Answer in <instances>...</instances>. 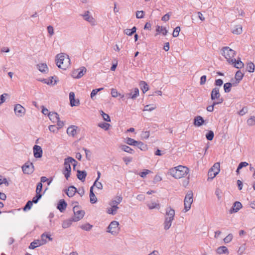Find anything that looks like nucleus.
Listing matches in <instances>:
<instances>
[{"label": "nucleus", "instance_id": "nucleus-58", "mask_svg": "<svg viewBox=\"0 0 255 255\" xmlns=\"http://www.w3.org/2000/svg\"><path fill=\"white\" fill-rule=\"evenodd\" d=\"M156 107L150 105H147L144 106L143 111H152L153 110L155 109Z\"/></svg>", "mask_w": 255, "mask_h": 255}, {"label": "nucleus", "instance_id": "nucleus-61", "mask_svg": "<svg viewBox=\"0 0 255 255\" xmlns=\"http://www.w3.org/2000/svg\"><path fill=\"white\" fill-rule=\"evenodd\" d=\"M83 149L85 152L86 158L88 160H90L91 155V152L90 150H89V149H87V148H84V147L83 148Z\"/></svg>", "mask_w": 255, "mask_h": 255}, {"label": "nucleus", "instance_id": "nucleus-48", "mask_svg": "<svg viewBox=\"0 0 255 255\" xmlns=\"http://www.w3.org/2000/svg\"><path fill=\"white\" fill-rule=\"evenodd\" d=\"M104 89V88H100L98 89H93L91 93V98L94 99V97L97 95L98 92L101 91Z\"/></svg>", "mask_w": 255, "mask_h": 255}, {"label": "nucleus", "instance_id": "nucleus-11", "mask_svg": "<svg viewBox=\"0 0 255 255\" xmlns=\"http://www.w3.org/2000/svg\"><path fill=\"white\" fill-rule=\"evenodd\" d=\"M70 105L71 107L78 106L80 105V101L78 99H75V94L73 92L69 93Z\"/></svg>", "mask_w": 255, "mask_h": 255}, {"label": "nucleus", "instance_id": "nucleus-42", "mask_svg": "<svg viewBox=\"0 0 255 255\" xmlns=\"http://www.w3.org/2000/svg\"><path fill=\"white\" fill-rule=\"evenodd\" d=\"M46 239H48L49 241H52V238L51 237L50 235L46 234V233H43L41 236V240L43 239V241L45 242V244L47 243Z\"/></svg>", "mask_w": 255, "mask_h": 255}, {"label": "nucleus", "instance_id": "nucleus-10", "mask_svg": "<svg viewBox=\"0 0 255 255\" xmlns=\"http://www.w3.org/2000/svg\"><path fill=\"white\" fill-rule=\"evenodd\" d=\"M14 111L15 115L18 117H22L25 113V109L20 104H16L15 105Z\"/></svg>", "mask_w": 255, "mask_h": 255}, {"label": "nucleus", "instance_id": "nucleus-32", "mask_svg": "<svg viewBox=\"0 0 255 255\" xmlns=\"http://www.w3.org/2000/svg\"><path fill=\"white\" fill-rule=\"evenodd\" d=\"M122 200L123 197L121 195L117 196L115 197V199L111 201L110 203L114 205H116L118 206V204L122 201Z\"/></svg>", "mask_w": 255, "mask_h": 255}, {"label": "nucleus", "instance_id": "nucleus-54", "mask_svg": "<svg viewBox=\"0 0 255 255\" xmlns=\"http://www.w3.org/2000/svg\"><path fill=\"white\" fill-rule=\"evenodd\" d=\"M42 184L41 182H39L37 183L36 189V193L37 194H41V192L42 191Z\"/></svg>", "mask_w": 255, "mask_h": 255}, {"label": "nucleus", "instance_id": "nucleus-55", "mask_svg": "<svg viewBox=\"0 0 255 255\" xmlns=\"http://www.w3.org/2000/svg\"><path fill=\"white\" fill-rule=\"evenodd\" d=\"M48 128L50 131L54 133L57 132L59 130V128L56 125H50L49 126Z\"/></svg>", "mask_w": 255, "mask_h": 255}, {"label": "nucleus", "instance_id": "nucleus-28", "mask_svg": "<svg viewBox=\"0 0 255 255\" xmlns=\"http://www.w3.org/2000/svg\"><path fill=\"white\" fill-rule=\"evenodd\" d=\"M110 205L111 206V207L108 209L107 213L113 215H116L119 209V207L116 205H114L111 203H110Z\"/></svg>", "mask_w": 255, "mask_h": 255}, {"label": "nucleus", "instance_id": "nucleus-8", "mask_svg": "<svg viewBox=\"0 0 255 255\" xmlns=\"http://www.w3.org/2000/svg\"><path fill=\"white\" fill-rule=\"evenodd\" d=\"M87 69L85 67H81L79 68L73 70L71 76L73 78L79 79L81 78L86 72Z\"/></svg>", "mask_w": 255, "mask_h": 255}, {"label": "nucleus", "instance_id": "nucleus-50", "mask_svg": "<svg viewBox=\"0 0 255 255\" xmlns=\"http://www.w3.org/2000/svg\"><path fill=\"white\" fill-rule=\"evenodd\" d=\"M111 125L107 123H100L98 125V126L104 129L105 130H107L109 128V127Z\"/></svg>", "mask_w": 255, "mask_h": 255}, {"label": "nucleus", "instance_id": "nucleus-44", "mask_svg": "<svg viewBox=\"0 0 255 255\" xmlns=\"http://www.w3.org/2000/svg\"><path fill=\"white\" fill-rule=\"evenodd\" d=\"M205 136L208 140H212L214 137V132L212 130H209Z\"/></svg>", "mask_w": 255, "mask_h": 255}, {"label": "nucleus", "instance_id": "nucleus-3", "mask_svg": "<svg viewBox=\"0 0 255 255\" xmlns=\"http://www.w3.org/2000/svg\"><path fill=\"white\" fill-rule=\"evenodd\" d=\"M56 57V65L58 68L65 70L70 62L69 58L68 57L65 58L63 53L57 54Z\"/></svg>", "mask_w": 255, "mask_h": 255}, {"label": "nucleus", "instance_id": "nucleus-52", "mask_svg": "<svg viewBox=\"0 0 255 255\" xmlns=\"http://www.w3.org/2000/svg\"><path fill=\"white\" fill-rule=\"evenodd\" d=\"M48 81H51V84L50 85H54L57 84V82L58 81V79L57 77L55 76H51L49 77V80Z\"/></svg>", "mask_w": 255, "mask_h": 255}, {"label": "nucleus", "instance_id": "nucleus-30", "mask_svg": "<svg viewBox=\"0 0 255 255\" xmlns=\"http://www.w3.org/2000/svg\"><path fill=\"white\" fill-rule=\"evenodd\" d=\"M139 86L143 93H145L149 89V86L145 81H141L139 83Z\"/></svg>", "mask_w": 255, "mask_h": 255}, {"label": "nucleus", "instance_id": "nucleus-59", "mask_svg": "<svg viewBox=\"0 0 255 255\" xmlns=\"http://www.w3.org/2000/svg\"><path fill=\"white\" fill-rule=\"evenodd\" d=\"M144 15V11L143 10L137 11L136 12V17L137 18H142Z\"/></svg>", "mask_w": 255, "mask_h": 255}, {"label": "nucleus", "instance_id": "nucleus-5", "mask_svg": "<svg viewBox=\"0 0 255 255\" xmlns=\"http://www.w3.org/2000/svg\"><path fill=\"white\" fill-rule=\"evenodd\" d=\"M222 50L223 51V55H224L229 63H230V60L234 59L233 58L235 56L236 52L228 46L223 47Z\"/></svg>", "mask_w": 255, "mask_h": 255}, {"label": "nucleus", "instance_id": "nucleus-9", "mask_svg": "<svg viewBox=\"0 0 255 255\" xmlns=\"http://www.w3.org/2000/svg\"><path fill=\"white\" fill-rule=\"evenodd\" d=\"M119 222L116 221H112L107 228V232L111 233L112 235L117 234L119 230Z\"/></svg>", "mask_w": 255, "mask_h": 255}, {"label": "nucleus", "instance_id": "nucleus-16", "mask_svg": "<svg viewBox=\"0 0 255 255\" xmlns=\"http://www.w3.org/2000/svg\"><path fill=\"white\" fill-rule=\"evenodd\" d=\"M43 240H34L31 242L29 246L30 249H34L36 248L45 244V242Z\"/></svg>", "mask_w": 255, "mask_h": 255}, {"label": "nucleus", "instance_id": "nucleus-53", "mask_svg": "<svg viewBox=\"0 0 255 255\" xmlns=\"http://www.w3.org/2000/svg\"><path fill=\"white\" fill-rule=\"evenodd\" d=\"M151 171L148 169H144L143 171L141 172L139 175H140V177H141L142 178H145L146 177V176L151 173Z\"/></svg>", "mask_w": 255, "mask_h": 255}, {"label": "nucleus", "instance_id": "nucleus-18", "mask_svg": "<svg viewBox=\"0 0 255 255\" xmlns=\"http://www.w3.org/2000/svg\"><path fill=\"white\" fill-rule=\"evenodd\" d=\"M85 213L84 210H81L76 211V213L74 214V216L72 217L73 220H74V222H77L82 219L83 218Z\"/></svg>", "mask_w": 255, "mask_h": 255}, {"label": "nucleus", "instance_id": "nucleus-39", "mask_svg": "<svg viewBox=\"0 0 255 255\" xmlns=\"http://www.w3.org/2000/svg\"><path fill=\"white\" fill-rule=\"evenodd\" d=\"M244 76V74L240 70H238L236 72L235 79H237V81H241Z\"/></svg>", "mask_w": 255, "mask_h": 255}, {"label": "nucleus", "instance_id": "nucleus-63", "mask_svg": "<svg viewBox=\"0 0 255 255\" xmlns=\"http://www.w3.org/2000/svg\"><path fill=\"white\" fill-rule=\"evenodd\" d=\"M223 84V81L221 79H218L215 81L214 84L216 86L221 87Z\"/></svg>", "mask_w": 255, "mask_h": 255}, {"label": "nucleus", "instance_id": "nucleus-43", "mask_svg": "<svg viewBox=\"0 0 255 255\" xmlns=\"http://www.w3.org/2000/svg\"><path fill=\"white\" fill-rule=\"evenodd\" d=\"M89 11H86L85 14L83 15V17L84 19L89 22L93 21L94 18L89 15Z\"/></svg>", "mask_w": 255, "mask_h": 255}, {"label": "nucleus", "instance_id": "nucleus-19", "mask_svg": "<svg viewBox=\"0 0 255 255\" xmlns=\"http://www.w3.org/2000/svg\"><path fill=\"white\" fill-rule=\"evenodd\" d=\"M220 96L219 88L216 87L212 89L211 93V99L212 100L214 101L216 99H219Z\"/></svg>", "mask_w": 255, "mask_h": 255}, {"label": "nucleus", "instance_id": "nucleus-46", "mask_svg": "<svg viewBox=\"0 0 255 255\" xmlns=\"http://www.w3.org/2000/svg\"><path fill=\"white\" fill-rule=\"evenodd\" d=\"M32 205H33V203H32V202H31V201H30V200L28 201L27 202V203H26L25 205L23 208V210L24 211H26L27 210H30L31 208Z\"/></svg>", "mask_w": 255, "mask_h": 255}, {"label": "nucleus", "instance_id": "nucleus-37", "mask_svg": "<svg viewBox=\"0 0 255 255\" xmlns=\"http://www.w3.org/2000/svg\"><path fill=\"white\" fill-rule=\"evenodd\" d=\"M232 84L231 82H227L224 84V90L225 93H229L231 91Z\"/></svg>", "mask_w": 255, "mask_h": 255}, {"label": "nucleus", "instance_id": "nucleus-35", "mask_svg": "<svg viewBox=\"0 0 255 255\" xmlns=\"http://www.w3.org/2000/svg\"><path fill=\"white\" fill-rule=\"evenodd\" d=\"M242 26L241 25H236L232 32L235 34H240L242 32Z\"/></svg>", "mask_w": 255, "mask_h": 255}, {"label": "nucleus", "instance_id": "nucleus-24", "mask_svg": "<svg viewBox=\"0 0 255 255\" xmlns=\"http://www.w3.org/2000/svg\"><path fill=\"white\" fill-rule=\"evenodd\" d=\"M78 127L76 126H71L67 129V133L69 135L74 137L77 133V128Z\"/></svg>", "mask_w": 255, "mask_h": 255}, {"label": "nucleus", "instance_id": "nucleus-27", "mask_svg": "<svg viewBox=\"0 0 255 255\" xmlns=\"http://www.w3.org/2000/svg\"><path fill=\"white\" fill-rule=\"evenodd\" d=\"M48 117L52 123H56V121L59 119V116L56 112H51L50 114H48Z\"/></svg>", "mask_w": 255, "mask_h": 255}, {"label": "nucleus", "instance_id": "nucleus-1", "mask_svg": "<svg viewBox=\"0 0 255 255\" xmlns=\"http://www.w3.org/2000/svg\"><path fill=\"white\" fill-rule=\"evenodd\" d=\"M189 172V169L186 166L179 165L174 168H170L168 174L172 175L176 179H179L186 176Z\"/></svg>", "mask_w": 255, "mask_h": 255}, {"label": "nucleus", "instance_id": "nucleus-21", "mask_svg": "<svg viewBox=\"0 0 255 255\" xmlns=\"http://www.w3.org/2000/svg\"><path fill=\"white\" fill-rule=\"evenodd\" d=\"M67 206L66 202L64 199H61L57 204V208L60 212H63L65 210Z\"/></svg>", "mask_w": 255, "mask_h": 255}, {"label": "nucleus", "instance_id": "nucleus-64", "mask_svg": "<svg viewBox=\"0 0 255 255\" xmlns=\"http://www.w3.org/2000/svg\"><path fill=\"white\" fill-rule=\"evenodd\" d=\"M247 123L250 126H253L255 125V118L254 117H251L247 121Z\"/></svg>", "mask_w": 255, "mask_h": 255}, {"label": "nucleus", "instance_id": "nucleus-41", "mask_svg": "<svg viewBox=\"0 0 255 255\" xmlns=\"http://www.w3.org/2000/svg\"><path fill=\"white\" fill-rule=\"evenodd\" d=\"M126 142L127 144H128V145L136 146V144L137 143V141H136L131 138L128 137L127 138V140H126Z\"/></svg>", "mask_w": 255, "mask_h": 255}, {"label": "nucleus", "instance_id": "nucleus-14", "mask_svg": "<svg viewBox=\"0 0 255 255\" xmlns=\"http://www.w3.org/2000/svg\"><path fill=\"white\" fill-rule=\"evenodd\" d=\"M242 203L239 201H236L234 203L232 207L229 210L230 214H233L238 212L242 208Z\"/></svg>", "mask_w": 255, "mask_h": 255}, {"label": "nucleus", "instance_id": "nucleus-40", "mask_svg": "<svg viewBox=\"0 0 255 255\" xmlns=\"http://www.w3.org/2000/svg\"><path fill=\"white\" fill-rule=\"evenodd\" d=\"M73 162H76V160L73 158L69 156L64 159V165L67 164V165H70V163H73Z\"/></svg>", "mask_w": 255, "mask_h": 255}, {"label": "nucleus", "instance_id": "nucleus-20", "mask_svg": "<svg viewBox=\"0 0 255 255\" xmlns=\"http://www.w3.org/2000/svg\"><path fill=\"white\" fill-rule=\"evenodd\" d=\"M205 122V121L202 117L197 116L194 119L193 124L194 126L199 127L202 126L204 124Z\"/></svg>", "mask_w": 255, "mask_h": 255}, {"label": "nucleus", "instance_id": "nucleus-17", "mask_svg": "<svg viewBox=\"0 0 255 255\" xmlns=\"http://www.w3.org/2000/svg\"><path fill=\"white\" fill-rule=\"evenodd\" d=\"M78 192V189L73 185L70 186L65 192L69 197H73Z\"/></svg>", "mask_w": 255, "mask_h": 255}, {"label": "nucleus", "instance_id": "nucleus-62", "mask_svg": "<svg viewBox=\"0 0 255 255\" xmlns=\"http://www.w3.org/2000/svg\"><path fill=\"white\" fill-rule=\"evenodd\" d=\"M96 186L98 189H102L103 188V185L101 182H98L97 180H96L94 183V184L92 185Z\"/></svg>", "mask_w": 255, "mask_h": 255}, {"label": "nucleus", "instance_id": "nucleus-36", "mask_svg": "<svg viewBox=\"0 0 255 255\" xmlns=\"http://www.w3.org/2000/svg\"><path fill=\"white\" fill-rule=\"evenodd\" d=\"M147 206L148 207V208L150 210L155 208L159 209L160 208V204L156 203L155 202H151V203L148 204Z\"/></svg>", "mask_w": 255, "mask_h": 255}, {"label": "nucleus", "instance_id": "nucleus-47", "mask_svg": "<svg viewBox=\"0 0 255 255\" xmlns=\"http://www.w3.org/2000/svg\"><path fill=\"white\" fill-rule=\"evenodd\" d=\"M247 70L250 73H253L255 71V64L251 62L248 63L247 66Z\"/></svg>", "mask_w": 255, "mask_h": 255}, {"label": "nucleus", "instance_id": "nucleus-4", "mask_svg": "<svg viewBox=\"0 0 255 255\" xmlns=\"http://www.w3.org/2000/svg\"><path fill=\"white\" fill-rule=\"evenodd\" d=\"M193 192L191 190L188 191L184 199V209L185 212L189 211L191 208V205L193 203Z\"/></svg>", "mask_w": 255, "mask_h": 255}, {"label": "nucleus", "instance_id": "nucleus-33", "mask_svg": "<svg viewBox=\"0 0 255 255\" xmlns=\"http://www.w3.org/2000/svg\"><path fill=\"white\" fill-rule=\"evenodd\" d=\"M72 222H74L72 217L68 220L64 221L62 225V228L64 229L69 228L71 225Z\"/></svg>", "mask_w": 255, "mask_h": 255}, {"label": "nucleus", "instance_id": "nucleus-6", "mask_svg": "<svg viewBox=\"0 0 255 255\" xmlns=\"http://www.w3.org/2000/svg\"><path fill=\"white\" fill-rule=\"evenodd\" d=\"M220 164L219 162L215 163L214 165L209 169L208 175V179H213L215 177L220 171Z\"/></svg>", "mask_w": 255, "mask_h": 255}, {"label": "nucleus", "instance_id": "nucleus-51", "mask_svg": "<svg viewBox=\"0 0 255 255\" xmlns=\"http://www.w3.org/2000/svg\"><path fill=\"white\" fill-rule=\"evenodd\" d=\"M78 204V202L77 201H74L72 203V205L73 206H74V207L73 208V211L74 214L75 213H76V211L80 210V206H79Z\"/></svg>", "mask_w": 255, "mask_h": 255}, {"label": "nucleus", "instance_id": "nucleus-13", "mask_svg": "<svg viewBox=\"0 0 255 255\" xmlns=\"http://www.w3.org/2000/svg\"><path fill=\"white\" fill-rule=\"evenodd\" d=\"M139 96V90L137 88H135L133 89V91H130V93H127L125 94V97L127 99H131L134 100L136 98Z\"/></svg>", "mask_w": 255, "mask_h": 255}, {"label": "nucleus", "instance_id": "nucleus-60", "mask_svg": "<svg viewBox=\"0 0 255 255\" xmlns=\"http://www.w3.org/2000/svg\"><path fill=\"white\" fill-rule=\"evenodd\" d=\"M172 12H169L166 14H165L164 15H163L161 18V20L164 21H167L169 19L170 16L171 15Z\"/></svg>", "mask_w": 255, "mask_h": 255}, {"label": "nucleus", "instance_id": "nucleus-34", "mask_svg": "<svg viewBox=\"0 0 255 255\" xmlns=\"http://www.w3.org/2000/svg\"><path fill=\"white\" fill-rule=\"evenodd\" d=\"M135 146H137L138 148L142 151H145L147 149V145L141 141H137V143Z\"/></svg>", "mask_w": 255, "mask_h": 255}, {"label": "nucleus", "instance_id": "nucleus-12", "mask_svg": "<svg viewBox=\"0 0 255 255\" xmlns=\"http://www.w3.org/2000/svg\"><path fill=\"white\" fill-rule=\"evenodd\" d=\"M33 155L35 158H39L42 156V149L41 146L35 145L33 147Z\"/></svg>", "mask_w": 255, "mask_h": 255}, {"label": "nucleus", "instance_id": "nucleus-45", "mask_svg": "<svg viewBox=\"0 0 255 255\" xmlns=\"http://www.w3.org/2000/svg\"><path fill=\"white\" fill-rule=\"evenodd\" d=\"M42 196V194H37L36 193V195H35V196H34L33 197L31 202H32V203H34V204L37 203L39 201V200L41 198Z\"/></svg>", "mask_w": 255, "mask_h": 255}, {"label": "nucleus", "instance_id": "nucleus-31", "mask_svg": "<svg viewBox=\"0 0 255 255\" xmlns=\"http://www.w3.org/2000/svg\"><path fill=\"white\" fill-rule=\"evenodd\" d=\"M120 148L122 150H124V151L130 153V154H134V150L130 148L129 146L127 145H121L120 146Z\"/></svg>", "mask_w": 255, "mask_h": 255}, {"label": "nucleus", "instance_id": "nucleus-38", "mask_svg": "<svg viewBox=\"0 0 255 255\" xmlns=\"http://www.w3.org/2000/svg\"><path fill=\"white\" fill-rule=\"evenodd\" d=\"M93 225H91L90 224L87 223L85 224H84V225H82L81 226H80V228L83 230H85V231H90L92 228H93Z\"/></svg>", "mask_w": 255, "mask_h": 255}, {"label": "nucleus", "instance_id": "nucleus-23", "mask_svg": "<svg viewBox=\"0 0 255 255\" xmlns=\"http://www.w3.org/2000/svg\"><path fill=\"white\" fill-rule=\"evenodd\" d=\"M94 186H92L90 189V201L91 204H95L97 202V198L93 191Z\"/></svg>", "mask_w": 255, "mask_h": 255}, {"label": "nucleus", "instance_id": "nucleus-22", "mask_svg": "<svg viewBox=\"0 0 255 255\" xmlns=\"http://www.w3.org/2000/svg\"><path fill=\"white\" fill-rule=\"evenodd\" d=\"M87 175V173L85 170H77V177L82 182L85 181Z\"/></svg>", "mask_w": 255, "mask_h": 255}, {"label": "nucleus", "instance_id": "nucleus-25", "mask_svg": "<svg viewBox=\"0 0 255 255\" xmlns=\"http://www.w3.org/2000/svg\"><path fill=\"white\" fill-rule=\"evenodd\" d=\"M37 69L43 73H47L48 72V68L46 63H40L37 65Z\"/></svg>", "mask_w": 255, "mask_h": 255}, {"label": "nucleus", "instance_id": "nucleus-56", "mask_svg": "<svg viewBox=\"0 0 255 255\" xmlns=\"http://www.w3.org/2000/svg\"><path fill=\"white\" fill-rule=\"evenodd\" d=\"M180 31V27L179 26L176 27L173 32L172 35L174 37H176L179 35Z\"/></svg>", "mask_w": 255, "mask_h": 255}, {"label": "nucleus", "instance_id": "nucleus-2", "mask_svg": "<svg viewBox=\"0 0 255 255\" xmlns=\"http://www.w3.org/2000/svg\"><path fill=\"white\" fill-rule=\"evenodd\" d=\"M175 216V211L170 207L166 209L165 219L164 223V228L168 230L171 226L172 222Z\"/></svg>", "mask_w": 255, "mask_h": 255}, {"label": "nucleus", "instance_id": "nucleus-7", "mask_svg": "<svg viewBox=\"0 0 255 255\" xmlns=\"http://www.w3.org/2000/svg\"><path fill=\"white\" fill-rule=\"evenodd\" d=\"M21 168L23 173L26 174H31L34 171L33 164L29 161L25 162Z\"/></svg>", "mask_w": 255, "mask_h": 255}, {"label": "nucleus", "instance_id": "nucleus-15", "mask_svg": "<svg viewBox=\"0 0 255 255\" xmlns=\"http://www.w3.org/2000/svg\"><path fill=\"white\" fill-rule=\"evenodd\" d=\"M230 64L233 65L234 67L237 69H241L244 66V64L241 60L240 58H238L237 60L236 59L231 60Z\"/></svg>", "mask_w": 255, "mask_h": 255}, {"label": "nucleus", "instance_id": "nucleus-29", "mask_svg": "<svg viewBox=\"0 0 255 255\" xmlns=\"http://www.w3.org/2000/svg\"><path fill=\"white\" fill-rule=\"evenodd\" d=\"M156 31L157 33H161L164 36L166 35L168 33V31L165 27L159 25L156 26Z\"/></svg>", "mask_w": 255, "mask_h": 255}, {"label": "nucleus", "instance_id": "nucleus-49", "mask_svg": "<svg viewBox=\"0 0 255 255\" xmlns=\"http://www.w3.org/2000/svg\"><path fill=\"white\" fill-rule=\"evenodd\" d=\"M101 115L102 116L103 118L105 121L110 122L111 119L108 114L105 113L103 111H100Z\"/></svg>", "mask_w": 255, "mask_h": 255}, {"label": "nucleus", "instance_id": "nucleus-26", "mask_svg": "<svg viewBox=\"0 0 255 255\" xmlns=\"http://www.w3.org/2000/svg\"><path fill=\"white\" fill-rule=\"evenodd\" d=\"M216 252L218 254H229L228 248L225 246H221L218 247L216 250Z\"/></svg>", "mask_w": 255, "mask_h": 255}, {"label": "nucleus", "instance_id": "nucleus-57", "mask_svg": "<svg viewBox=\"0 0 255 255\" xmlns=\"http://www.w3.org/2000/svg\"><path fill=\"white\" fill-rule=\"evenodd\" d=\"M233 237V235L232 234H229L227 236H226L224 239V243L225 244L230 243L232 241Z\"/></svg>", "mask_w": 255, "mask_h": 255}]
</instances>
